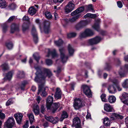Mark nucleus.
Masks as SVG:
<instances>
[{
  "mask_svg": "<svg viewBox=\"0 0 128 128\" xmlns=\"http://www.w3.org/2000/svg\"><path fill=\"white\" fill-rule=\"evenodd\" d=\"M34 68L37 72L36 73V76L34 79V81L36 82H44L45 79L47 76L50 78L52 75L51 71L48 69L44 68H41L38 66Z\"/></svg>",
  "mask_w": 128,
  "mask_h": 128,
  "instance_id": "obj_1",
  "label": "nucleus"
},
{
  "mask_svg": "<svg viewBox=\"0 0 128 128\" xmlns=\"http://www.w3.org/2000/svg\"><path fill=\"white\" fill-rule=\"evenodd\" d=\"M53 101V97L51 96H49L46 99V106L48 109L50 110L53 113H54L60 106V104L59 102L52 104Z\"/></svg>",
  "mask_w": 128,
  "mask_h": 128,
  "instance_id": "obj_2",
  "label": "nucleus"
},
{
  "mask_svg": "<svg viewBox=\"0 0 128 128\" xmlns=\"http://www.w3.org/2000/svg\"><path fill=\"white\" fill-rule=\"evenodd\" d=\"M74 2L72 0L69 2L66 6L65 11L66 14L70 12L74 9V4L73 3Z\"/></svg>",
  "mask_w": 128,
  "mask_h": 128,
  "instance_id": "obj_3",
  "label": "nucleus"
},
{
  "mask_svg": "<svg viewBox=\"0 0 128 128\" xmlns=\"http://www.w3.org/2000/svg\"><path fill=\"white\" fill-rule=\"evenodd\" d=\"M37 94H40L43 97H46L47 95V93L45 91V88L44 84H41L39 85L38 90Z\"/></svg>",
  "mask_w": 128,
  "mask_h": 128,
  "instance_id": "obj_4",
  "label": "nucleus"
},
{
  "mask_svg": "<svg viewBox=\"0 0 128 128\" xmlns=\"http://www.w3.org/2000/svg\"><path fill=\"white\" fill-rule=\"evenodd\" d=\"M5 123L8 128H12L14 126V120L13 117L9 118Z\"/></svg>",
  "mask_w": 128,
  "mask_h": 128,
  "instance_id": "obj_5",
  "label": "nucleus"
},
{
  "mask_svg": "<svg viewBox=\"0 0 128 128\" xmlns=\"http://www.w3.org/2000/svg\"><path fill=\"white\" fill-rule=\"evenodd\" d=\"M72 122L73 124L72 125V127L74 126L76 128H82L80 120L79 118L77 117L74 118Z\"/></svg>",
  "mask_w": 128,
  "mask_h": 128,
  "instance_id": "obj_6",
  "label": "nucleus"
},
{
  "mask_svg": "<svg viewBox=\"0 0 128 128\" xmlns=\"http://www.w3.org/2000/svg\"><path fill=\"white\" fill-rule=\"evenodd\" d=\"M59 50L60 53V57L63 63L66 62L68 58L67 56L64 54L65 50L63 48H60Z\"/></svg>",
  "mask_w": 128,
  "mask_h": 128,
  "instance_id": "obj_7",
  "label": "nucleus"
},
{
  "mask_svg": "<svg viewBox=\"0 0 128 128\" xmlns=\"http://www.w3.org/2000/svg\"><path fill=\"white\" fill-rule=\"evenodd\" d=\"M128 72V64H126L124 66L121 68V70L119 72V74L121 77L125 76Z\"/></svg>",
  "mask_w": 128,
  "mask_h": 128,
  "instance_id": "obj_8",
  "label": "nucleus"
},
{
  "mask_svg": "<svg viewBox=\"0 0 128 128\" xmlns=\"http://www.w3.org/2000/svg\"><path fill=\"white\" fill-rule=\"evenodd\" d=\"M82 106V102L79 98L74 100V103L73 106L75 110H78L81 108Z\"/></svg>",
  "mask_w": 128,
  "mask_h": 128,
  "instance_id": "obj_9",
  "label": "nucleus"
},
{
  "mask_svg": "<svg viewBox=\"0 0 128 128\" xmlns=\"http://www.w3.org/2000/svg\"><path fill=\"white\" fill-rule=\"evenodd\" d=\"M20 30V25L16 23L12 24L10 26V32L13 33L15 32H18Z\"/></svg>",
  "mask_w": 128,
  "mask_h": 128,
  "instance_id": "obj_10",
  "label": "nucleus"
},
{
  "mask_svg": "<svg viewBox=\"0 0 128 128\" xmlns=\"http://www.w3.org/2000/svg\"><path fill=\"white\" fill-rule=\"evenodd\" d=\"M101 38L98 36H96L94 38L91 39L89 40L88 42L91 45L96 44L100 42Z\"/></svg>",
  "mask_w": 128,
  "mask_h": 128,
  "instance_id": "obj_11",
  "label": "nucleus"
},
{
  "mask_svg": "<svg viewBox=\"0 0 128 128\" xmlns=\"http://www.w3.org/2000/svg\"><path fill=\"white\" fill-rule=\"evenodd\" d=\"M82 88L84 93L88 96H90L92 95V93L89 88L86 85H82Z\"/></svg>",
  "mask_w": 128,
  "mask_h": 128,
  "instance_id": "obj_12",
  "label": "nucleus"
},
{
  "mask_svg": "<svg viewBox=\"0 0 128 128\" xmlns=\"http://www.w3.org/2000/svg\"><path fill=\"white\" fill-rule=\"evenodd\" d=\"M44 29L46 34H48L50 31V22L47 21H45L44 22Z\"/></svg>",
  "mask_w": 128,
  "mask_h": 128,
  "instance_id": "obj_13",
  "label": "nucleus"
},
{
  "mask_svg": "<svg viewBox=\"0 0 128 128\" xmlns=\"http://www.w3.org/2000/svg\"><path fill=\"white\" fill-rule=\"evenodd\" d=\"M45 118L47 120L53 124L56 123L59 120L58 118V117H56L54 118L52 116L46 115L45 116Z\"/></svg>",
  "mask_w": 128,
  "mask_h": 128,
  "instance_id": "obj_14",
  "label": "nucleus"
},
{
  "mask_svg": "<svg viewBox=\"0 0 128 128\" xmlns=\"http://www.w3.org/2000/svg\"><path fill=\"white\" fill-rule=\"evenodd\" d=\"M62 92L60 88H56V92L54 95L55 99L58 100L61 98L62 97Z\"/></svg>",
  "mask_w": 128,
  "mask_h": 128,
  "instance_id": "obj_15",
  "label": "nucleus"
},
{
  "mask_svg": "<svg viewBox=\"0 0 128 128\" xmlns=\"http://www.w3.org/2000/svg\"><path fill=\"white\" fill-rule=\"evenodd\" d=\"M100 22V19H98L95 20V23L92 26V27L97 31H100V27L99 24Z\"/></svg>",
  "mask_w": 128,
  "mask_h": 128,
  "instance_id": "obj_16",
  "label": "nucleus"
},
{
  "mask_svg": "<svg viewBox=\"0 0 128 128\" xmlns=\"http://www.w3.org/2000/svg\"><path fill=\"white\" fill-rule=\"evenodd\" d=\"M14 116L17 123L18 124H20L23 117L22 114L20 113L16 114H14Z\"/></svg>",
  "mask_w": 128,
  "mask_h": 128,
  "instance_id": "obj_17",
  "label": "nucleus"
},
{
  "mask_svg": "<svg viewBox=\"0 0 128 128\" xmlns=\"http://www.w3.org/2000/svg\"><path fill=\"white\" fill-rule=\"evenodd\" d=\"M84 9V7L83 6H82L78 8L71 13L72 15L73 16L78 14L80 15V14H79L83 11Z\"/></svg>",
  "mask_w": 128,
  "mask_h": 128,
  "instance_id": "obj_18",
  "label": "nucleus"
},
{
  "mask_svg": "<svg viewBox=\"0 0 128 128\" xmlns=\"http://www.w3.org/2000/svg\"><path fill=\"white\" fill-rule=\"evenodd\" d=\"M104 110L108 112H111L113 110V107L109 104H104Z\"/></svg>",
  "mask_w": 128,
  "mask_h": 128,
  "instance_id": "obj_19",
  "label": "nucleus"
},
{
  "mask_svg": "<svg viewBox=\"0 0 128 128\" xmlns=\"http://www.w3.org/2000/svg\"><path fill=\"white\" fill-rule=\"evenodd\" d=\"M110 118L112 120H114L116 119H122L123 118V116L118 114L116 113L112 114L110 116Z\"/></svg>",
  "mask_w": 128,
  "mask_h": 128,
  "instance_id": "obj_20",
  "label": "nucleus"
},
{
  "mask_svg": "<svg viewBox=\"0 0 128 128\" xmlns=\"http://www.w3.org/2000/svg\"><path fill=\"white\" fill-rule=\"evenodd\" d=\"M14 73L13 71H11L8 72L6 74L5 77L4 78V79L10 80L12 78L13 74Z\"/></svg>",
  "mask_w": 128,
  "mask_h": 128,
  "instance_id": "obj_21",
  "label": "nucleus"
},
{
  "mask_svg": "<svg viewBox=\"0 0 128 128\" xmlns=\"http://www.w3.org/2000/svg\"><path fill=\"white\" fill-rule=\"evenodd\" d=\"M36 10L33 6L30 8L28 9V13L31 16L35 14L36 13Z\"/></svg>",
  "mask_w": 128,
  "mask_h": 128,
  "instance_id": "obj_22",
  "label": "nucleus"
},
{
  "mask_svg": "<svg viewBox=\"0 0 128 128\" xmlns=\"http://www.w3.org/2000/svg\"><path fill=\"white\" fill-rule=\"evenodd\" d=\"M51 54L53 58H54L58 56V54L56 53V51L55 50H54L53 51H49L48 54L47 56H50V55Z\"/></svg>",
  "mask_w": 128,
  "mask_h": 128,
  "instance_id": "obj_23",
  "label": "nucleus"
},
{
  "mask_svg": "<svg viewBox=\"0 0 128 128\" xmlns=\"http://www.w3.org/2000/svg\"><path fill=\"white\" fill-rule=\"evenodd\" d=\"M87 37L91 36L94 34V33L93 31L90 29L88 28L85 30Z\"/></svg>",
  "mask_w": 128,
  "mask_h": 128,
  "instance_id": "obj_24",
  "label": "nucleus"
},
{
  "mask_svg": "<svg viewBox=\"0 0 128 128\" xmlns=\"http://www.w3.org/2000/svg\"><path fill=\"white\" fill-rule=\"evenodd\" d=\"M33 111L35 115H37L39 114L40 110L38 105H36L34 106Z\"/></svg>",
  "mask_w": 128,
  "mask_h": 128,
  "instance_id": "obj_25",
  "label": "nucleus"
},
{
  "mask_svg": "<svg viewBox=\"0 0 128 128\" xmlns=\"http://www.w3.org/2000/svg\"><path fill=\"white\" fill-rule=\"evenodd\" d=\"M108 89L110 93L114 94L116 92V88L112 86H109Z\"/></svg>",
  "mask_w": 128,
  "mask_h": 128,
  "instance_id": "obj_26",
  "label": "nucleus"
},
{
  "mask_svg": "<svg viewBox=\"0 0 128 128\" xmlns=\"http://www.w3.org/2000/svg\"><path fill=\"white\" fill-rule=\"evenodd\" d=\"M68 117L67 113L66 111H63L60 120L62 121L64 118H66Z\"/></svg>",
  "mask_w": 128,
  "mask_h": 128,
  "instance_id": "obj_27",
  "label": "nucleus"
},
{
  "mask_svg": "<svg viewBox=\"0 0 128 128\" xmlns=\"http://www.w3.org/2000/svg\"><path fill=\"white\" fill-rule=\"evenodd\" d=\"M29 119L30 122L31 124L35 121L34 116L32 114H30L28 115Z\"/></svg>",
  "mask_w": 128,
  "mask_h": 128,
  "instance_id": "obj_28",
  "label": "nucleus"
},
{
  "mask_svg": "<svg viewBox=\"0 0 128 128\" xmlns=\"http://www.w3.org/2000/svg\"><path fill=\"white\" fill-rule=\"evenodd\" d=\"M116 97L113 96H109L108 98V102L110 103H114L116 101Z\"/></svg>",
  "mask_w": 128,
  "mask_h": 128,
  "instance_id": "obj_29",
  "label": "nucleus"
},
{
  "mask_svg": "<svg viewBox=\"0 0 128 128\" xmlns=\"http://www.w3.org/2000/svg\"><path fill=\"white\" fill-rule=\"evenodd\" d=\"M68 49L70 55H72L74 53V50L70 44H69L68 45Z\"/></svg>",
  "mask_w": 128,
  "mask_h": 128,
  "instance_id": "obj_30",
  "label": "nucleus"
},
{
  "mask_svg": "<svg viewBox=\"0 0 128 128\" xmlns=\"http://www.w3.org/2000/svg\"><path fill=\"white\" fill-rule=\"evenodd\" d=\"M96 14H92L90 13H88L86 14L84 16L85 18L88 17H89L92 18H94L96 17Z\"/></svg>",
  "mask_w": 128,
  "mask_h": 128,
  "instance_id": "obj_31",
  "label": "nucleus"
},
{
  "mask_svg": "<svg viewBox=\"0 0 128 128\" xmlns=\"http://www.w3.org/2000/svg\"><path fill=\"white\" fill-rule=\"evenodd\" d=\"M82 28L86 26L88 24L87 21L86 20L82 21L78 23Z\"/></svg>",
  "mask_w": 128,
  "mask_h": 128,
  "instance_id": "obj_32",
  "label": "nucleus"
},
{
  "mask_svg": "<svg viewBox=\"0 0 128 128\" xmlns=\"http://www.w3.org/2000/svg\"><path fill=\"white\" fill-rule=\"evenodd\" d=\"M45 15L48 19H50L52 18V15L50 12L48 11H46L45 13Z\"/></svg>",
  "mask_w": 128,
  "mask_h": 128,
  "instance_id": "obj_33",
  "label": "nucleus"
},
{
  "mask_svg": "<svg viewBox=\"0 0 128 128\" xmlns=\"http://www.w3.org/2000/svg\"><path fill=\"white\" fill-rule=\"evenodd\" d=\"M103 123L106 126H108L110 125L108 118H105L103 119Z\"/></svg>",
  "mask_w": 128,
  "mask_h": 128,
  "instance_id": "obj_34",
  "label": "nucleus"
},
{
  "mask_svg": "<svg viewBox=\"0 0 128 128\" xmlns=\"http://www.w3.org/2000/svg\"><path fill=\"white\" fill-rule=\"evenodd\" d=\"M80 16L79 14L76 15V16L73 17L72 18L70 19L69 21L71 22H73L75 21Z\"/></svg>",
  "mask_w": 128,
  "mask_h": 128,
  "instance_id": "obj_35",
  "label": "nucleus"
},
{
  "mask_svg": "<svg viewBox=\"0 0 128 128\" xmlns=\"http://www.w3.org/2000/svg\"><path fill=\"white\" fill-rule=\"evenodd\" d=\"M86 10L87 11H91L92 12H94L93 7L92 4H90L88 5L86 8Z\"/></svg>",
  "mask_w": 128,
  "mask_h": 128,
  "instance_id": "obj_36",
  "label": "nucleus"
},
{
  "mask_svg": "<svg viewBox=\"0 0 128 128\" xmlns=\"http://www.w3.org/2000/svg\"><path fill=\"white\" fill-rule=\"evenodd\" d=\"M24 76V74L23 72L19 71L17 75V77L18 78H21Z\"/></svg>",
  "mask_w": 128,
  "mask_h": 128,
  "instance_id": "obj_37",
  "label": "nucleus"
},
{
  "mask_svg": "<svg viewBox=\"0 0 128 128\" xmlns=\"http://www.w3.org/2000/svg\"><path fill=\"white\" fill-rule=\"evenodd\" d=\"M54 43L56 45L58 46H60L63 44V42L62 40L59 39L58 41H55Z\"/></svg>",
  "mask_w": 128,
  "mask_h": 128,
  "instance_id": "obj_38",
  "label": "nucleus"
},
{
  "mask_svg": "<svg viewBox=\"0 0 128 128\" xmlns=\"http://www.w3.org/2000/svg\"><path fill=\"white\" fill-rule=\"evenodd\" d=\"M6 5L5 1L3 0H0V7L3 8L5 7Z\"/></svg>",
  "mask_w": 128,
  "mask_h": 128,
  "instance_id": "obj_39",
  "label": "nucleus"
},
{
  "mask_svg": "<svg viewBox=\"0 0 128 128\" xmlns=\"http://www.w3.org/2000/svg\"><path fill=\"white\" fill-rule=\"evenodd\" d=\"M2 30L4 32H5L8 30V26L6 24H4L2 26Z\"/></svg>",
  "mask_w": 128,
  "mask_h": 128,
  "instance_id": "obj_40",
  "label": "nucleus"
},
{
  "mask_svg": "<svg viewBox=\"0 0 128 128\" xmlns=\"http://www.w3.org/2000/svg\"><path fill=\"white\" fill-rule=\"evenodd\" d=\"M28 84V82L27 81H24L22 83L20 87L21 89L22 90H24V88L26 85Z\"/></svg>",
  "mask_w": 128,
  "mask_h": 128,
  "instance_id": "obj_41",
  "label": "nucleus"
},
{
  "mask_svg": "<svg viewBox=\"0 0 128 128\" xmlns=\"http://www.w3.org/2000/svg\"><path fill=\"white\" fill-rule=\"evenodd\" d=\"M22 28L23 31L24 32L28 29V26L26 23H24L22 25Z\"/></svg>",
  "mask_w": 128,
  "mask_h": 128,
  "instance_id": "obj_42",
  "label": "nucleus"
},
{
  "mask_svg": "<svg viewBox=\"0 0 128 128\" xmlns=\"http://www.w3.org/2000/svg\"><path fill=\"white\" fill-rule=\"evenodd\" d=\"M33 56L35 59L38 62L40 59V57L38 53H36L33 54Z\"/></svg>",
  "mask_w": 128,
  "mask_h": 128,
  "instance_id": "obj_43",
  "label": "nucleus"
},
{
  "mask_svg": "<svg viewBox=\"0 0 128 128\" xmlns=\"http://www.w3.org/2000/svg\"><path fill=\"white\" fill-rule=\"evenodd\" d=\"M76 35V33L72 32L68 34L67 36L68 38H70L75 37Z\"/></svg>",
  "mask_w": 128,
  "mask_h": 128,
  "instance_id": "obj_44",
  "label": "nucleus"
},
{
  "mask_svg": "<svg viewBox=\"0 0 128 128\" xmlns=\"http://www.w3.org/2000/svg\"><path fill=\"white\" fill-rule=\"evenodd\" d=\"M79 37L80 38L88 37L86 35V34L85 32V30L84 32L80 33Z\"/></svg>",
  "mask_w": 128,
  "mask_h": 128,
  "instance_id": "obj_45",
  "label": "nucleus"
},
{
  "mask_svg": "<svg viewBox=\"0 0 128 128\" xmlns=\"http://www.w3.org/2000/svg\"><path fill=\"white\" fill-rule=\"evenodd\" d=\"M106 95L105 94H103L100 96L102 101L104 102H107V100L106 98Z\"/></svg>",
  "mask_w": 128,
  "mask_h": 128,
  "instance_id": "obj_46",
  "label": "nucleus"
},
{
  "mask_svg": "<svg viewBox=\"0 0 128 128\" xmlns=\"http://www.w3.org/2000/svg\"><path fill=\"white\" fill-rule=\"evenodd\" d=\"M109 81L112 82L115 85L118 84L119 82L118 81L116 80V79H112L111 78H109Z\"/></svg>",
  "mask_w": 128,
  "mask_h": 128,
  "instance_id": "obj_47",
  "label": "nucleus"
},
{
  "mask_svg": "<svg viewBox=\"0 0 128 128\" xmlns=\"http://www.w3.org/2000/svg\"><path fill=\"white\" fill-rule=\"evenodd\" d=\"M123 87L124 88H128V79L126 80L122 84Z\"/></svg>",
  "mask_w": 128,
  "mask_h": 128,
  "instance_id": "obj_48",
  "label": "nucleus"
},
{
  "mask_svg": "<svg viewBox=\"0 0 128 128\" xmlns=\"http://www.w3.org/2000/svg\"><path fill=\"white\" fill-rule=\"evenodd\" d=\"M6 45L8 49H11L13 47V44L11 42L6 43Z\"/></svg>",
  "mask_w": 128,
  "mask_h": 128,
  "instance_id": "obj_49",
  "label": "nucleus"
},
{
  "mask_svg": "<svg viewBox=\"0 0 128 128\" xmlns=\"http://www.w3.org/2000/svg\"><path fill=\"white\" fill-rule=\"evenodd\" d=\"M2 69L4 70H6L9 68L8 65L7 64H3L2 65Z\"/></svg>",
  "mask_w": 128,
  "mask_h": 128,
  "instance_id": "obj_50",
  "label": "nucleus"
},
{
  "mask_svg": "<svg viewBox=\"0 0 128 128\" xmlns=\"http://www.w3.org/2000/svg\"><path fill=\"white\" fill-rule=\"evenodd\" d=\"M16 6L15 4H12L8 6V8L9 9L11 10H14L16 8Z\"/></svg>",
  "mask_w": 128,
  "mask_h": 128,
  "instance_id": "obj_51",
  "label": "nucleus"
},
{
  "mask_svg": "<svg viewBox=\"0 0 128 128\" xmlns=\"http://www.w3.org/2000/svg\"><path fill=\"white\" fill-rule=\"evenodd\" d=\"M111 66L110 64L108 63H106V66L104 68V70H109L111 68Z\"/></svg>",
  "mask_w": 128,
  "mask_h": 128,
  "instance_id": "obj_52",
  "label": "nucleus"
},
{
  "mask_svg": "<svg viewBox=\"0 0 128 128\" xmlns=\"http://www.w3.org/2000/svg\"><path fill=\"white\" fill-rule=\"evenodd\" d=\"M32 35L37 34L36 28L34 26H33L32 29Z\"/></svg>",
  "mask_w": 128,
  "mask_h": 128,
  "instance_id": "obj_53",
  "label": "nucleus"
},
{
  "mask_svg": "<svg viewBox=\"0 0 128 128\" xmlns=\"http://www.w3.org/2000/svg\"><path fill=\"white\" fill-rule=\"evenodd\" d=\"M34 40L35 43H36L38 41V38L37 34H35V35H32Z\"/></svg>",
  "mask_w": 128,
  "mask_h": 128,
  "instance_id": "obj_54",
  "label": "nucleus"
},
{
  "mask_svg": "<svg viewBox=\"0 0 128 128\" xmlns=\"http://www.w3.org/2000/svg\"><path fill=\"white\" fill-rule=\"evenodd\" d=\"M2 110H0V118L3 119L5 118V115L4 113L2 112Z\"/></svg>",
  "mask_w": 128,
  "mask_h": 128,
  "instance_id": "obj_55",
  "label": "nucleus"
},
{
  "mask_svg": "<svg viewBox=\"0 0 128 128\" xmlns=\"http://www.w3.org/2000/svg\"><path fill=\"white\" fill-rule=\"evenodd\" d=\"M46 64L48 66L51 65L52 63V62L50 59H47L46 60Z\"/></svg>",
  "mask_w": 128,
  "mask_h": 128,
  "instance_id": "obj_56",
  "label": "nucleus"
},
{
  "mask_svg": "<svg viewBox=\"0 0 128 128\" xmlns=\"http://www.w3.org/2000/svg\"><path fill=\"white\" fill-rule=\"evenodd\" d=\"M15 18V16H12L10 17L8 20V22H10L14 20Z\"/></svg>",
  "mask_w": 128,
  "mask_h": 128,
  "instance_id": "obj_57",
  "label": "nucleus"
},
{
  "mask_svg": "<svg viewBox=\"0 0 128 128\" xmlns=\"http://www.w3.org/2000/svg\"><path fill=\"white\" fill-rule=\"evenodd\" d=\"M120 100L124 104L128 105V98L125 100H124L122 98H121Z\"/></svg>",
  "mask_w": 128,
  "mask_h": 128,
  "instance_id": "obj_58",
  "label": "nucleus"
},
{
  "mask_svg": "<svg viewBox=\"0 0 128 128\" xmlns=\"http://www.w3.org/2000/svg\"><path fill=\"white\" fill-rule=\"evenodd\" d=\"M12 103V100L11 99H9L6 102V106H8Z\"/></svg>",
  "mask_w": 128,
  "mask_h": 128,
  "instance_id": "obj_59",
  "label": "nucleus"
},
{
  "mask_svg": "<svg viewBox=\"0 0 128 128\" xmlns=\"http://www.w3.org/2000/svg\"><path fill=\"white\" fill-rule=\"evenodd\" d=\"M117 5L119 8H121L122 7L123 5L121 2L120 1H118L117 2Z\"/></svg>",
  "mask_w": 128,
  "mask_h": 128,
  "instance_id": "obj_60",
  "label": "nucleus"
},
{
  "mask_svg": "<svg viewBox=\"0 0 128 128\" xmlns=\"http://www.w3.org/2000/svg\"><path fill=\"white\" fill-rule=\"evenodd\" d=\"M45 111V108L43 105H42L41 106V112L42 114L44 113V112Z\"/></svg>",
  "mask_w": 128,
  "mask_h": 128,
  "instance_id": "obj_61",
  "label": "nucleus"
},
{
  "mask_svg": "<svg viewBox=\"0 0 128 128\" xmlns=\"http://www.w3.org/2000/svg\"><path fill=\"white\" fill-rule=\"evenodd\" d=\"M75 28L77 30H78L82 28L78 23L75 26Z\"/></svg>",
  "mask_w": 128,
  "mask_h": 128,
  "instance_id": "obj_62",
  "label": "nucleus"
},
{
  "mask_svg": "<svg viewBox=\"0 0 128 128\" xmlns=\"http://www.w3.org/2000/svg\"><path fill=\"white\" fill-rule=\"evenodd\" d=\"M122 96L123 98H125L128 97V94L126 92H124L122 94Z\"/></svg>",
  "mask_w": 128,
  "mask_h": 128,
  "instance_id": "obj_63",
  "label": "nucleus"
},
{
  "mask_svg": "<svg viewBox=\"0 0 128 128\" xmlns=\"http://www.w3.org/2000/svg\"><path fill=\"white\" fill-rule=\"evenodd\" d=\"M28 122L27 121L25 124L23 126V128H28Z\"/></svg>",
  "mask_w": 128,
  "mask_h": 128,
  "instance_id": "obj_64",
  "label": "nucleus"
}]
</instances>
